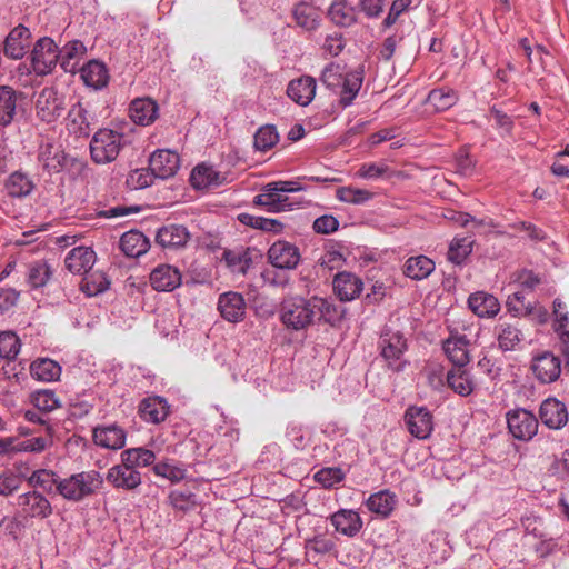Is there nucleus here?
<instances>
[{
    "instance_id": "obj_1",
    "label": "nucleus",
    "mask_w": 569,
    "mask_h": 569,
    "mask_svg": "<svg viewBox=\"0 0 569 569\" xmlns=\"http://www.w3.org/2000/svg\"><path fill=\"white\" fill-rule=\"evenodd\" d=\"M365 70L360 66L355 70L346 71L345 66L338 62L327 64L320 76L322 84L339 94V104L350 107L357 98L363 82Z\"/></svg>"
},
{
    "instance_id": "obj_2",
    "label": "nucleus",
    "mask_w": 569,
    "mask_h": 569,
    "mask_svg": "<svg viewBox=\"0 0 569 569\" xmlns=\"http://www.w3.org/2000/svg\"><path fill=\"white\" fill-rule=\"evenodd\" d=\"M313 308L312 297L305 298L299 295L287 296L279 306L280 321L289 330H303L315 321Z\"/></svg>"
},
{
    "instance_id": "obj_3",
    "label": "nucleus",
    "mask_w": 569,
    "mask_h": 569,
    "mask_svg": "<svg viewBox=\"0 0 569 569\" xmlns=\"http://www.w3.org/2000/svg\"><path fill=\"white\" fill-rule=\"evenodd\" d=\"M102 483L103 479L98 471H81L59 479L57 482V491L66 500L77 502L93 495Z\"/></svg>"
},
{
    "instance_id": "obj_4",
    "label": "nucleus",
    "mask_w": 569,
    "mask_h": 569,
    "mask_svg": "<svg viewBox=\"0 0 569 569\" xmlns=\"http://www.w3.org/2000/svg\"><path fill=\"white\" fill-rule=\"evenodd\" d=\"M378 348L388 369L393 372H401L406 369L408 361L405 359V353L408 350V342L401 331L389 327L383 328Z\"/></svg>"
},
{
    "instance_id": "obj_5",
    "label": "nucleus",
    "mask_w": 569,
    "mask_h": 569,
    "mask_svg": "<svg viewBox=\"0 0 569 569\" xmlns=\"http://www.w3.org/2000/svg\"><path fill=\"white\" fill-rule=\"evenodd\" d=\"M127 139L123 133L112 129H99L90 141V156L94 163L107 164L117 159Z\"/></svg>"
},
{
    "instance_id": "obj_6",
    "label": "nucleus",
    "mask_w": 569,
    "mask_h": 569,
    "mask_svg": "<svg viewBox=\"0 0 569 569\" xmlns=\"http://www.w3.org/2000/svg\"><path fill=\"white\" fill-rule=\"evenodd\" d=\"M34 109L39 120L54 123L66 109V98L56 88L46 87L38 93Z\"/></svg>"
},
{
    "instance_id": "obj_7",
    "label": "nucleus",
    "mask_w": 569,
    "mask_h": 569,
    "mask_svg": "<svg viewBox=\"0 0 569 569\" xmlns=\"http://www.w3.org/2000/svg\"><path fill=\"white\" fill-rule=\"evenodd\" d=\"M16 505V516L24 521L33 518L44 519L52 515L50 501L36 490L19 495Z\"/></svg>"
},
{
    "instance_id": "obj_8",
    "label": "nucleus",
    "mask_w": 569,
    "mask_h": 569,
    "mask_svg": "<svg viewBox=\"0 0 569 569\" xmlns=\"http://www.w3.org/2000/svg\"><path fill=\"white\" fill-rule=\"evenodd\" d=\"M58 61V46L54 41L49 37L40 38L31 51V66L36 74L51 73Z\"/></svg>"
},
{
    "instance_id": "obj_9",
    "label": "nucleus",
    "mask_w": 569,
    "mask_h": 569,
    "mask_svg": "<svg viewBox=\"0 0 569 569\" xmlns=\"http://www.w3.org/2000/svg\"><path fill=\"white\" fill-rule=\"evenodd\" d=\"M403 419L408 431L415 438L425 440L430 437L433 430V417L427 407L409 406Z\"/></svg>"
},
{
    "instance_id": "obj_10",
    "label": "nucleus",
    "mask_w": 569,
    "mask_h": 569,
    "mask_svg": "<svg viewBox=\"0 0 569 569\" xmlns=\"http://www.w3.org/2000/svg\"><path fill=\"white\" fill-rule=\"evenodd\" d=\"M507 425L510 433L519 440L528 441L538 431L536 416L522 408L511 410L507 413Z\"/></svg>"
},
{
    "instance_id": "obj_11",
    "label": "nucleus",
    "mask_w": 569,
    "mask_h": 569,
    "mask_svg": "<svg viewBox=\"0 0 569 569\" xmlns=\"http://www.w3.org/2000/svg\"><path fill=\"white\" fill-rule=\"evenodd\" d=\"M531 371L541 383H552L561 375V360L550 351L537 355L531 360Z\"/></svg>"
},
{
    "instance_id": "obj_12",
    "label": "nucleus",
    "mask_w": 569,
    "mask_h": 569,
    "mask_svg": "<svg viewBox=\"0 0 569 569\" xmlns=\"http://www.w3.org/2000/svg\"><path fill=\"white\" fill-rule=\"evenodd\" d=\"M92 441L108 450H120L126 446L127 431L118 423L98 425L92 429Z\"/></svg>"
},
{
    "instance_id": "obj_13",
    "label": "nucleus",
    "mask_w": 569,
    "mask_h": 569,
    "mask_svg": "<svg viewBox=\"0 0 569 569\" xmlns=\"http://www.w3.org/2000/svg\"><path fill=\"white\" fill-rule=\"evenodd\" d=\"M107 481L116 489L131 491L137 489L141 482V473L127 461L112 466L106 476Z\"/></svg>"
},
{
    "instance_id": "obj_14",
    "label": "nucleus",
    "mask_w": 569,
    "mask_h": 569,
    "mask_svg": "<svg viewBox=\"0 0 569 569\" xmlns=\"http://www.w3.org/2000/svg\"><path fill=\"white\" fill-rule=\"evenodd\" d=\"M470 341L458 331H450L442 342V350L453 367H466L470 361Z\"/></svg>"
},
{
    "instance_id": "obj_15",
    "label": "nucleus",
    "mask_w": 569,
    "mask_h": 569,
    "mask_svg": "<svg viewBox=\"0 0 569 569\" xmlns=\"http://www.w3.org/2000/svg\"><path fill=\"white\" fill-rule=\"evenodd\" d=\"M150 171L157 178L166 180L173 177L180 168V157L168 149L154 151L149 160Z\"/></svg>"
},
{
    "instance_id": "obj_16",
    "label": "nucleus",
    "mask_w": 569,
    "mask_h": 569,
    "mask_svg": "<svg viewBox=\"0 0 569 569\" xmlns=\"http://www.w3.org/2000/svg\"><path fill=\"white\" fill-rule=\"evenodd\" d=\"M541 422L549 429L559 430L568 422V410L563 402L556 398H547L539 408Z\"/></svg>"
},
{
    "instance_id": "obj_17",
    "label": "nucleus",
    "mask_w": 569,
    "mask_h": 569,
    "mask_svg": "<svg viewBox=\"0 0 569 569\" xmlns=\"http://www.w3.org/2000/svg\"><path fill=\"white\" fill-rule=\"evenodd\" d=\"M149 281L156 291L170 292L181 284L182 277L177 267L163 263L150 272Z\"/></svg>"
},
{
    "instance_id": "obj_18",
    "label": "nucleus",
    "mask_w": 569,
    "mask_h": 569,
    "mask_svg": "<svg viewBox=\"0 0 569 569\" xmlns=\"http://www.w3.org/2000/svg\"><path fill=\"white\" fill-rule=\"evenodd\" d=\"M270 263L279 269H295L300 261L299 249L287 241H277L268 250Z\"/></svg>"
},
{
    "instance_id": "obj_19",
    "label": "nucleus",
    "mask_w": 569,
    "mask_h": 569,
    "mask_svg": "<svg viewBox=\"0 0 569 569\" xmlns=\"http://www.w3.org/2000/svg\"><path fill=\"white\" fill-rule=\"evenodd\" d=\"M218 310L221 317L229 322L242 321L246 315L243 296L236 291L221 293L218 299Z\"/></svg>"
},
{
    "instance_id": "obj_20",
    "label": "nucleus",
    "mask_w": 569,
    "mask_h": 569,
    "mask_svg": "<svg viewBox=\"0 0 569 569\" xmlns=\"http://www.w3.org/2000/svg\"><path fill=\"white\" fill-rule=\"evenodd\" d=\"M97 254L91 247L79 246L71 249L66 258V268L74 274H86L94 266Z\"/></svg>"
},
{
    "instance_id": "obj_21",
    "label": "nucleus",
    "mask_w": 569,
    "mask_h": 569,
    "mask_svg": "<svg viewBox=\"0 0 569 569\" xmlns=\"http://www.w3.org/2000/svg\"><path fill=\"white\" fill-rule=\"evenodd\" d=\"M330 522L337 532L349 538L357 536L363 526L360 515L352 509L336 511L330 516Z\"/></svg>"
},
{
    "instance_id": "obj_22",
    "label": "nucleus",
    "mask_w": 569,
    "mask_h": 569,
    "mask_svg": "<svg viewBox=\"0 0 569 569\" xmlns=\"http://www.w3.org/2000/svg\"><path fill=\"white\" fill-rule=\"evenodd\" d=\"M253 203L264 207L266 210L271 213L291 211L297 204L287 196V193L267 191V187L264 186L262 188V192L253 198Z\"/></svg>"
},
{
    "instance_id": "obj_23",
    "label": "nucleus",
    "mask_w": 569,
    "mask_h": 569,
    "mask_svg": "<svg viewBox=\"0 0 569 569\" xmlns=\"http://www.w3.org/2000/svg\"><path fill=\"white\" fill-rule=\"evenodd\" d=\"M363 289L361 279L351 272H339L333 279V290L341 301H351L360 296Z\"/></svg>"
},
{
    "instance_id": "obj_24",
    "label": "nucleus",
    "mask_w": 569,
    "mask_h": 569,
    "mask_svg": "<svg viewBox=\"0 0 569 569\" xmlns=\"http://www.w3.org/2000/svg\"><path fill=\"white\" fill-rule=\"evenodd\" d=\"M30 30L19 24L13 28L4 40V54L11 59L19 60L24 57L29 47Z\"/></svg>"
},
{
    "instance_id": "obj_25",
    "label": "nucleus",
    "mask_w": 569,
    "mask_h": 569,
    "mask_svg": "<svg viewBox=\"0 0 569 569\" xmlns=\"http://www.w3.org/2000/svg\"><path fill=\"white\" fill-rule=\"evenodd\" d=\"M226 177L206 163L198 164L190 174V183L197 190L219 187L226 182Z\"/></svg>"
},
{
    "instance_id": "obj_26",
    "label": "nucleus",
    "mask_w": 569,
    "mask_h": 569,
    "mask_svg": "<svg viewBox=\"0 0 569 569\" xmlns=\"http://www.w3.org/2000/svg\"><path fill=\"white\" fill-rule=\"evenodd\" d=\"M317 83L315 78L303 76L291 80L287 87L288 97L300 106H308L315 98Z\"/></svg>"
},
{
    "instance_id": "obj_27",
    "label": "nucleus",
    "mask_w": 569,
    "mask_h": 569,
    "mask_svg": "<svg viewBox=\"0 0 569 569\" xmlns=\"http://www.w3.org/2000/svg\"><path fill=\"white\" fill-rule=\"evenodd\" d=\"M139 415L146 422L160 423L169 415V405L162 397H148L140 402Z\"/></svg>"
},
{
    "instance_id": "obj_28",
    "label": "nucleus",
    "mask_w": 569,
    "mask_h": 569,
    "mask_svg": "<svg viewBox=\"0 0 569 569\" xmlns=\"http://www.w3.org/2000/svg\"><path fill=\"white\" fill-rule=\"evenodd\" d=\"M190 239L188 229L182 224H169L160 228L156 241L162 248L177 249L184 247Z\"/></svg>"
},
{
    "instance_id": "obj_29",
    "label": "nucleus",
    "mask_w": 569,
    "mask_h": 569,
    "mask_svg": "<svg viewBox=\"0 0 569 569\" xmlns=\"http://www.w3.org/2000/svg\"><path fill=\"white\" fill-rule=\"evenodd\" d=\"M87 48L80 40L67 42L58 50L59 62L63 71L74 73L79 69V63L86 56Z\"/></svg>"
},
{
    "instance_id": "obj_30",
    "label": "nucleus",
    "mask_w": 569,
    "mask_h": 569,
    "mask_svg": "<svg viewBox=\"0 0 569 569\" xmlns=\"http://www.w3.org/2000/svg\"><path fill=\"white\" fill-rule=\"evenodd\" d=\"M90 119L88 111L81 102L72 104L66 118V127L70 133L78 137H88L90 134Z\"/></svg>"
},
{
    "instance_id": "obj_31",
    "label": "nucleus",
    "mask_w": 569,
    "mask_h": 569,
    "mask_svg": "<svg viewBox=\"0 0 569 569\" xmlns=\"http://www.w3.org/2000/svg\"><path fill=\"white\" fill-rule=\"evenodd\" d=\"M130 118L140 126H149L158 118V104L150 98L134 99L130 104Z\"/></svg>"
},
{
    "instance_id": "obj_32",
    "label": "nucleus",
    "mask_w": 569,
    "mask_h": 569,
    "mask_svg": "<svg viewBox=\"0 0 569 569\" xmlns=\"http://www.w3.org/2000/svg\"><path fill=\"white\" fill-rule=\"evenodd\" d=\"M38 160L49 173L59 172L66 164V153L60 146L46 142L39 148Z\"/></svg>"
},
{
    "instance_id": "obj_33",
    "label": "nucleus",
    "mask_w": 569,
    "mask_h": 569,
    "mask_svg": "<svg viewBox=\"0 0 569 569\" xmlns=\"http://www.w3.org/2000/svg\"><path fill=\"white\" fill-rule=\"evenodd\" d=\"M448 387L461 397L470 396L476 383L471 373L465 367H453L447 372Z\"/></svg>"
},
{
    "instance_id": "obj_34",
    "label": "nucleus",
    "mask_w": 569,
    "mask_h": 569,
    "mask_svg": "<svg viewBox=\"0 0 569 569\" xmlns=\"http://www.w3.org/2000/svg\"><path fill=\"white\" fill-rule=\"evenodd\" d=\"M469 308L481 318L495 317L500 310L498 299L487 292L478 291L470 295L468 299Z\"/></svg>"
},
{
    "instance_id": "obj_35",
    "label": "nucleus",
    "mask_w": 569,
    "mask_h": 569,
    "mask_svg": "<svg viewBox=\"0 0 569 569\" xmlns=\"http://www.w3.org/2000/svg\"><path fill=\"white\" fill-rule=\"evenodd\" d=\"M81 79L86 86L96 90L104 88L109 82V72L104 63L91 60L81 69Z\"/></svg>"
},
{
    "instance_id": "obj_36",
    "label": "nucleus",
    "mask_w": 569,
    "mask_h": 569,
    "mask_svg": "<svg viewBox=\"0 0 569 569\" xmlns=\"http://www.w3.org/2000/svg\"><path fill=\"white\" fill-rule=\"evenodd\" d=\"M120 248L126 256L137 258L149 250L150 241L141 231L130 230L121 236Z\"/></svg>"
},
{
    "instance_id": "obj_37",
    "label": "nucleus",
    "mask_w": 569,
    "mask_h": 569,
    "mask_svg": "<svg viewBox=\"0 0 569 569\" xmlns=\"http://www.w3.org/2000/svg\"><path fill=\"white\" fill-rule=\"evenodd\" d=\"M292 16L297 26L306 31H313L319 27L320 12L309 2L297 3L292 9Z\"/></svg>"
},
{
    "instance_id": "obj_38",
    "label": "nucleus",
    "mask_w": 569,
    "mask_h": 569,
    "mask_svg": "<svg viewBox=\"0 0 569 569\" xmlns=\"http://www.w3.org/2000/svg\"><path fill=\"white\" fill-rule=\"evenodd\" d=\"M397 498L389 490H381L369 496L366 500L367 508L382 518H387L393 511Z\"/></svg>"
},
{
    "instance_id": "obj_39",
    "label": "nucleus",
    "mask_w": 569,
    "mask_h": 569,
    "mask_svg": "<svg viewBox=\"0 0 569 569\" xmlns=\"http://www.w3.org/2000/svg\"><path fill=\"white\" fill-rule=\"evenodd\" d=\"M459 100V94L456 90L441 87L432 89L427 97V103L437 112H443L453 107Z\"/></svg>"
},
{
    "instance_id": "obj_40",
    "label": "nucleus",
    "mask_w": 569,
    "mask_h": 569,
    "mask_svg": "<svg viewBox=\"0 0 569 569\" xmlns=\"http://www.w3.org/2000/svg\"><path fill=\"white\" fill-rule=\"evenodd\" d=\"M4 188L11 198H24L33 191L34 183L27 173L14 171L8 177Z\"/></svg>"
},
{
    "instance_id": "obj_41",
    "label": "nucleus",
    "mask_w": 569,
    "mask_h": 569,
    "mask_svg": "<svg viewBox=\"0 0 569 569\" xmlns=\"http://www.w3.org/2000/svg\"><path fill=\"white\" fill-rule=\"evenodd\" d=\"M30 372L39 381L51 382L60 378L61 366L52 359L40 358L31 363Z\"/></svg>"
},
{
    "instance_id": "obj_42",
    "label": "nucleus",
    "mask_w": 569,
    "mask_h": 569,
    "mask_svg": "<svg viewBox=\"0 0 569 569\" xmlns=\"http://www.w3.org/2000/svg\"><path fill=\"white\" fill-rule=\"evenodd\" d=\"M17 91L10 86H0V126H9L17 112Z\"/></svg>"
},
{
    "instance_id": "obj_43",
    "label": "nucleus",
    "mask_w": 569,
    "mask_h": 569,
    "mask_svg": "<svg viewBox=\"0 0 569 569\" xmlns=\"http://www.w3.org/2000/svg\"><path fill=\"white\" fill-rule=\"evenodd\" d=\"M328 16L339 27H350L356 22V10L347 0H335L329 7Z\"/></svg>"
},
{
    "instance_id": "obj_44",
    "label": "nucleus",
    "mask_w": 569,
    "mask_h": 569,
    "mask_svg": "<svg viewBox=\"0 0 569 569\" xmlns=\"http://www.w3.org/2000/svg\"><path fill=\"white\" fill-rule=\"evenodd\" d=\"M53 270L47 261H33L28 266L27 283L31 289L42 288L49 282Z\"/></svg>"
},
{
    "instance_id": "obj_45",
    "label": "nucleus",
    "mask_w": 569,
    "mask_h": 569,
    "mask_svg": "<svg viewBox=\"0 0 569 569\" xmlns=\"http://www.w3.org/2000/svg\"><path fill=\"white\" fill-rule=\"evenodd\" d=\"M433 270L435 262L426 256L411 257L405 264V274L413 280L426 279Z\"/></svg>"
},
{
    "instance_id": "obj_46",
    "label": "nucleus",
    "mask_w": 569,
    "mask_h": 569,
    "mask_svg": "<svg viewBox=\"0 0 569 569\" xmlns=\"http://www.w3.org/2000/svg\"><path fill=\"white\" fill-rule=\"evenodd\" d=\"M499 348L503 351L515 350L522 340L521 331L513 325L499 323L496 327Z\"/></svg>"
},
{
    "instance_id": "obj_47",
    "label": "nucleus",
    "mask_w": 569,
    "mask_h": 569,
    "mask_svg": "<svg viewBox=\"0 0 569 569\" xmlns=\"http://www.w3.org/2000/svg\"><path fill=\"white\" fill-rule=\"evenodd\" d=\"M238 220L244 226L267 232H272L274 234L281 233L284 227L280 220L253 216L250 213H240L238 216Z\"/></svg>"
},
{
    "instance_id": "obj_48",
    "label": "nucleus",
    "mask_w": 569,
    "mask_h": 569,
    "mask_svg": "<svg viewBox=\"0 0 569 569\" xmlns=\"http://www.w3.org/2000/svg\"><path fill=\"white\" fill-rule=\"evenodd\" d=\"M110 287V281L107 276L101 271L86 273L81 280L80 289L88 297L98 296L107 291Z\"/></svg>"
},
{
    "instance_id": "obj_49",
    "label": "nucleus",
    "mask_w": 569,
    "mask_h": 569,
    "mask_svg": "<svg viewBox=\"0 0 569 569\" xmlns=\"http://www.w3.org/2000/svg\"><path fill=\"white\" fill-rule=\"evenodd\" d=\"M120 457L122 461L129 462L137 470L141 467L151 466L156 461L154 452L142 447L126 449Z\"/></svg>"
},
{
    "instance_id": "obj_50",
    "label": "nucleus",
    "mask_w": 569,
    "mask_h": 569,
    "mask_svg": "<svg viewBox=\"0 0 569 569\" xmlns=\"http://www.w3.org/2000/svg\"><path fill=\"white\" fill-rule=\"evenodd\" d=\"M373 197V193L366 190V189H359L355 187H340L336 191V198L346 203L351 204H363L371 200Z\"/></svg>"
},
{
    "instance_id": "obj_51",
    "label": "nucleus",
    "mask_w": 569,
    "mask_h": 569,
    "mask_svg": "<svg viewBox=\"0 0 569 569\" xmlns=\"http://www.w3.org/2000/svg\"><path fill=\"white\" fill-rule=\"evenodd\" d=\"M473 241L469 238H455L448 250V260L461 264L472 251Z\"/></svg>"
},
{
    "instance_id": "obj_52",
    "label": "nucleus",
    "mask_w": 569,
    "mask_h": 569,
    "mask_svg": "<svg viewBox=\"0 0 569 569\" xmlns=\"http://www.w3.org/2000/svg\"><path fill=\"white\" fill-rule=\"evenodd\" d=\"M507 310L515 317H525L533 312L535 306L527 301L521 291L509 295L506 301Z\"/></svg>"
},
{
    "instance_id": "obj_53",
    "label": "nucleus",
    "mask_w": 569,
    "mask_h": 569,
    "mask_svg": "<svg viewBox=\"0 0 569 569\" xmlns=\"http://www.w3.org/2000/svg\"><path fill=\"white\" fill-rule=\"evenodd\" d=\"M222 260L233 273L244 274L250 268L251 259L246 252L226 250Z\"/></svg>"
},
{
    "instance_id": "obj_54",
    "label": "nucleus",
    "mask_w": 569,
    "mask_h": 569,
    "mask_svg": "<svg viewBox=\"0 0 569 569\" xmlns=\"http://www.w3.org/2000/svg\"><path fill=\"white\" fill-rule=\"evenodd\" d=\"M279 134L274 126L267 124L258 129L254 134L253 144L259 151H267L276 146Z\"/></svg>"
},
{
    "instance_id": "obj_55",
    "label": "nucleus",
    "mask_w": 569,
    "mask_h": 569,
    "mask_svg": "<svg viewBox=\"0 0 569 569\" xmlns=\"http://www.w3.org/2000/svg\"><path fill=\"white\" fill-rule=\"evenodd\" d=\"M20 351V339L12 331L0 332V358L12 360Z\"/></svg>"
},
{
    "instance_id": "obj_56",
    "label": "nucleus",
    "mask_w": 569,
    "mask_h": 569,
    "mask_svg": "<svg viewBox=\"0 0 569 569\" xmlns=\"http://www.w3.org/2000/svg\"><path fill=\"white\" fill-rule=\"evenodd\" d=\"M312 305H315L313 319H316L317 316L325 322H333L338 319V309L335 303L328 299L312 297Z\"/></svg>"
},
{
    "instance_id": "obj_57",
    "label": "nucleus",
    "mask_w": 569,
    "mask_h": 569,
    "mask_svg": "<svg viewBox=\"0 0 569 569\" xmlns=\"http://www.w3.org/2000/svg\"><path fill=\"white\" fill-rule=\"evenodd\" d=\"M152 470L156 476L168 479L172 482H179L186 478V469L181 466L161 461L153 465Z\"/></svg>"
},
{
    "instance_id": "obj_58",
    "label": "nucleus",
    "mask_w": 569,
    "mask_h": 569,
    "mask_svg": "<svg viewBox=\"0 0 569 569\" xmlns=\"http://www.w3.org/2000/svg\"><path fill=\"white\" fill-rule=\"evenodd\" d=\"M32 403L41 411L50 412L60 407L56 393L51 390H37L32 393Z\"/></svg>"
},
{
    "instance_id": "obj_59",
    "label": "nucleus",
    "mask_w": 569,
    "mask_h": 569,
    "mask_svg": "<svg viewBox=\"0 0 569 569\" xmlns=\"http://www.w3.org/2000/svg\"><path fill=\"white\" fill-rule=\"evenodd\" d=\"M59 479L60 478L56 472L47 469H39L32 472L29 478V482L34 487H40L46 491H51L53 487L57 488Z\"/></svg>"
},
{
    "instance_id": "obj_60",
    "label": "nucleus",
    "mask_w": 569,
    "mask_h": 569,
    "mask_svg": "<svg viewBox=\"0 0 569 569\" xmlns=\"http://www.w3.org/2000/svg\"><path fill=\"white\" fill-rule=\"evenodd\" d=\"M345 478V473L340 468H322L315 473V480L320 483L323 488H332L337 483L341 482Z\"/></svg>"
},
{
    "instance_id": "obj_61",
    "label": "nucleus",
    "mask_w": 569,
    "mask_h": 569,
    "mask_svg": "<svg viewBox=\"0 0 569 569\" xmlns=\"http://www.w3.org/2000/svg\"><path fill=\"white\" fill-rule=\"evenodd\" d=\"M156 174L149 168H141L131 171L128 177V184L133 189H144L153 183Z\"/></svg>"
},
{
    "instance_id": "obj_62",
    "label": "nucleus",
    "mask_w": 569,
    "mask_h": 569,
    "mask_svg": "<svg viewBox=\"0 0 569 569\" xmlns=\"http://www.w3.org/2000/svg\"><path fill=\"white\" fill-rule=\"evenodd\" d=\"M48 446L43 437H34L23 441L14 442L12 439L11 453L13 452H42Z\"/></svg>"
},
{
    "instance_id": "obj_63",
    "label": "nucleus",
    "mask_w": 569,
    "mask_h": 569,
    "mask_svg": "<svg viewBox=\"0 0 569 569\" xmlns=\"http://www.w3.org/2000/svg\"><path fill=\"white\" fill-rule=\"evenodd\" d=\"M388 171H389V167L386 163L370 162V163H363L360 167V169L358 171V176L362 179L375 180V179L382 177Z\"/></svg>"
},
{
    "instance_id": "obj_64",
    "label": "nucleus",
    "mask_w": 569,
    "mask_h": 569,
    "mask_svg": "<svg viewBox=\"0 0 569 569\" xmlns=\"http://www.w3.org/2000/svg\"><path fill=\"white\" fill-rule=\"evenodd\" d=\"M339 228V221L337 218L330 214H325L317 218L313 222V230L317 233L329 234L335 232Z\"/></svg>"
}]
</instances>
